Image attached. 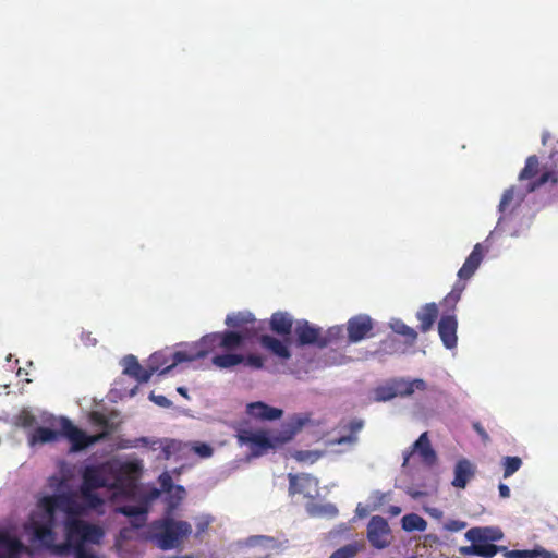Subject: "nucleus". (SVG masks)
<instances>
[{
	"mask_svg": "<svg viewBox=\"0 0 558 558\" xmlns=\"http://www.w3.org/2000/svg\"><path fill=\"white\" fill-rule=\"evenodd\" d=\"M141 471L136 462H124L114 469L109 463L87 465L82 473V496H90V490L104 487H121L124 481L134 482Z\"/></svg>",
	"mask_w": 558,
	"mask_h": 558,
	"instance_id": "1",
	"label": "nucleus"
},
{
	"mask_svg": "<svg viewBox=\"0 0 558 558\" xmlns=\"http://www.w3.org/2000/svg\"><path fill=\"white\" fill-rule=\"evenodd\" d=\"M247 337L246 333L232 330L211 332L202 337L192 351H175V361L192 362L210 354H218V351H234L244 343Z\"/></svg>",
	"mask_w": 558,
	"mask_h": 558,
	"instance_id": "2",
	"label": "nucleus"
},
{
	"mask_svg": "<svg viewBox=\"0 0 558 558\" xmlns=\"http://www.w3.org/2000/svg\"><path fill=\"white\" fill-rule=\"evenodd\" d=\"M64 533L65 542L54 546V550L60 555H65L73 550L75 558H78L81 550L89 553L84 546L85 543L99 544L104 537L101 527L80 520L76 517L66 518Z\"/></svg>",
	"mask_w": 558,
	"mask_h": 558,
	"instance_id": "3",
	"label": "nucleus"
},
{
	"mask_svg": "<svg viewBox=\"0 0 558 558\" xmlns=\"http://www.w3.org/2000/svg\"><path fill=\"white\" fill-rule=\"evenodd\" d=\"M150 538L162 550L179 548L184 539L192 533L189 522L174 520L172 514L165 512L161 519L149 524Z\"/></svg>",
	"mask_w": 558,
	"mask_h": 558,
	"instance_id": "4",
	"label": "nucleus"
},
{
	"mask_svg": "<svg viewBox=\"0 0 558 558\" xmlns=\"http://www.w3.org/2000/svg\"><path fill=\"white\" fill-rule=\"evenodd\" d=\"M485 250L481 243L474 245L471 254L466 257L464 264L458 271L459 281L454 283L451 291L442 300V305L447 311L453 312L465 289L462 281L469 280L478 269L484 258Z\"/></svg>",
	"mask_w": 558,
	"mask_h": 558,
	"instance_id": "5",
	"label": "nucleus"
},
{
	"mask_svg": "<svg viewBox=\"0 0 558 558\" xmlns=\"http://www.w3.org/2000/svg\"><path fill=\"white\" fill-rule=\"evenodd\" d=\"M485 250L481 243L474 245L471 254L466 257L464 264L458 271L459 281L454 283L451 291L442 300V305L447 311L453 312L465 289L462 281L469 280L478 269L484 258Z\"/></svg>",
	"mask_w": 558,
	"mask_h": 558,
	"instance_id": "6",
	"label": "nucleus"
},
{
	"mask_svg": "<svg viewBox=\"0 0 558 558\" xmlns=\"http://www.w3.org/2000/svg\"><path fill=\"white\" fill-rule=\"evenodd\" d=\"M39 505L45 510L46 517H49L50 521H54L57 510L64 512L66 518H74L80 513L78 504L69 494L46 496L41 498Z\"/></svg>",
	"mask_w": 558,
	"mask_h": 558,
	"instance_id": "7",
	"label": "nucleus"
},
{
	"mask_svg": "<svg viewBox=\"0 0 558 558\" xmlns=\"http://www.w3.org/2000/svg\"><path fill=\"white\" fill-rule=\"evenodd\" d=\"M61 436L65 437L71 442V451L77 452L101 440L105 434L87 435L73 425L69 418L63 417L61 420Z\"/></svg>",
	"mask_w": 558,
	"mask_h": 558,
	"instance_id": "8",
	"label": "nucleus"
},
{
	"mask_svg": "<svg viewBox=\"0 0 558 558\" xmlns=\"http://www.w3.org/2000/svg\"><path fill=\"white\" fill-rule=\"evenodd\" d=\"M465 537L473 542L470 546L460 548L462 555H475L484 558L494 557L499 550L500 546L490 543H478L484 538L480 527H473L465 533Z\"/></svg>",
	"mask_w": 558,
	"mask_h": 558,
	"instance_id": "9",
	"label": "nucleus"
},
{
	"mask_svg": "<svg viewBox=\"0 0 558 558\" xmlns=\"http://www.w3.org/2000/svg\"><path fill=\"white\" fill-rule=\"evenodd\" d=\"M391 531L388 522L380 515L371 518L367 524V539L377 549L386 548L390 544Z\"/></svg>",
	"mask_w": 558,
	"mask_h": 558,
	"instance_id": "10",
	"label": "nucleus"
},
{
	"mask_svg": "<svg viewBox=\"0 0 558 558\" xmlns=\"http://www.w3.org/2000/svg\"><path fill=\"white\" fill-rule=\"evenodd\" d=\"M289 494L302 495L305 498H314L318 493V481L310 474H288Z\"/></svg>",
	"mask_w": 558,
	"mask_h": 558,
	"instance_id": "11",
	"label": "nucleus"
},
{
	"mask_svg": "<svg viewBox=\"0 0 558 558\" xmlns=\"http://www.w3.org/2000/svg\"><path fill=\"white\" fill-rule=\"evenodd\" d=\"M236 437L241 445H248L252 454L256 457L275 447L272 440L262 430L255 433L250 429H241Z\"/></svg>",
	"mask_w": 558,
	"mask_h": 558,
	"instance_id": "12",
	"label": "nucleus"
},
{
	"mask_svg": "<svg viewBox=\"0 0 558 558\" xmlns=\"http://www.w3.org/2000/svg\"><path fill=\"white\" fill-rule=\"evenodd\" d=\"M373 329V320L368 315H357L348 320L347 330L348 339L352 343H356L371 333Z\"/></svg>",
	"mask_w": 558,
	"mask_h": 558,
	"instance_id": "13",
	"label": "nucleus"
},
{
	"mask_svg": "<svg viewBox=\"0 0 558 558\" xmlns=\"http://www.w3.org/2000/svg\"><path fill=\"white\" fill-rule=\"evenodd\" d=\"M226 325L232 328H241L239 332L246 333L248 340L257 335L256 319L251 313H233L226 317Z\"/></svg>",
	"mask_w": 558,
	"mask_h": 558,
	"instance_id": "14",
	"label": "nucleus"
},
{
	"mask_svg": "<svg viewBox=\"0 0 558 558\" xmlns=\"http://www.w3.org/2000/svg\"><path fill=\"white\" fill-rule=\"evenodd\" d=\"M364 427V422L360 418H353L345 424H340L339 428L343 435L330 439L328 442L331 446L348 445L354 446L359 441V433Z\"/></svg>",
	"mask_w": 558,
	"mask_h": 558,
	"instance_id": "15",
	"label": "nucleus"
},
{
	"mask_svg": "<svg viewBox=\"0 0 558 558\" xmlns=\"http://www.w3.org/2000/svg\"><path fill=\"white\" fill-rule=\"evenodd\" d=\"M413 452H417L422 461L428 466H433L437 462V454L430 445L427 432L421 434L418 439L413 444L412 451L404 456L403 465L409 463L410 456Z\"/></svg>",
	"mask_w": 558,
	"mask_h": 558,
	"instance_id": "16",
	"label": "nucleus"
},
{
	"mask_svg": "<svg viewBox=\"0 0 558 558\" xmlns=\"http://www.w3.org/2000/svg\"><path fill=\"white\" fill-rule=\"evenodd\" d=\"M295 333L301 345L316 344L319 348H325L329 344V339L320 335V329L311 326L307 322L298 325Z\"/></svg>",
	"mask_w": 558,
	"mask_h": 558,
	"instance_id": "17",
	"label": "nucleus"
},
{
	"mask_svg": "<svg viewBox=\"0 0 558 558\" xmlns=\"http://www.w3.org/2000/svg\"><path fill=\"white\" fill-rule=\"evenodd\" d=\"M457 328L458 322L453 314L444 315L438 323V333L447 349L457 347Z\"/></svg>",
	"mask_w": 558,
	"mask_h": 558,
	"instance_id": "18",
	"label": "nucleus"
},
{
	"mask_svg": "<svg viewBox=\"0 0 558 558\" xmlns=\"http://www.w3.org/2000/svg\"><path fill=\"white\" fill-rule=\"evenodd\" d=\"M180 362L175 361V352L168 354L166 352H155L148 359V369L151 371V375L155 373L167 374Z\"/></svg>",
	"mask_w": 558,
	"mask_h": 558,
	"instance_id": "19",
	"label": "nucleus"
},
{
	"mask_svg": "<svg viewBox=\"0 0 558 558\" xmlns=\"http://www.w3.org/2000/svg\"><path fill=\"white\" fill-rule=\"evenodd\" d=\"M246 412L252 417L265 421L278 420L283 414V411L281 409L270 407L262 401L250 403L247 405Z\"/></svg>",
	"mask_w": 558,
	"mask_h": 558,
	"instance_id": "20",
	"label": "nucleus"
},
{
	"mask_svg": "<svg viewBox=\"0 0 558 558\" xmlns=\"http://www.w3.org/2000/svg\"><path fill=\"white\" fill-rule=\"evenodd\" d=\"M475 468L466 459H460L454 466V477L451 482L452 486L457 488H465L468 482L474 477Z\"/></svg>",
	"mask_w": 558,
	"mask_h": 558,
	"instance_id": "21",
	"label": "nucleus"
},
{
	"mask_svg": "<svg viewBox=\"0 0 558 558\" xmlns=\"http://www.w3.org/2000/svg\"><path fill=\"white\" fill-rule=\"evenodd\" d=\"M123 373L135 378L138 383H147L151 377V371L144 368L134 355L123 359Z\"/></svg>",
	"mask_w": 558,
	"mask_h": 558,
	"instance_id": "22",
	"label": "nucleus"
},
{
	"mask_svg": "<svg viewBox=\"0 0 558 558\" xmlns=\"http://www.w3.org/2000/svg\"><path fill=\"white\" fill-rule=\"evenodd\" d=\"M259 343L265 350L269 351L270 353L278 356L279 359L288 360L291 357V352H290L288 345L283 341L277 339L272 336H269V335L260 336Z\"/></svg>",
	"mask_w": 558,
	"mask_h": 558,
	"instance_id": "23",
	"label": "nucleus"
},
{
	"mask_svg": "<svg viewBox=\"0 0 558 558\" xmlns=\"http://www.w3.org/2000/svg\"><path fill=\"white\" fill-rule=\"evenodd\" d=\"M395 388L398 397H409L414 391H424L427 388V384L424 379H405V378H393Z\"/></svg>",
	"mask_w": 558,
	"mask_h": 558,
	"instance_id": "24",
	"label": "nucleus"
},
{
	"mask_svg": "<svg viewBox=\"0 0 558 558\" xmlns=\"http://www.w3.org/2000/svg\"><path fill=\"white\" fill-rule=\"evenodd\" d=\"M54 521H50L47 517L45 523L34 524V536L46 547L54 546L56 534L53 532Z\"/></svg>",
	"mask_w": 558,
	"mask_h": 558,
	"instance_id": "25",
	"label": "nucleus"
},
{
	"mask_svg": "<svg viewBox=\"0 0 558 558\" xmlns=\"http://www.w3.org/2000/svg\"><path fill=\"white\" fill-rule=\"evenodd\" d=\"M270 329L281 336L290 335L293 327L292 317L284 312H276L270 318Z\"/></svg>",
	"mask_w": 558,
	"mask_h": 558,
	"instance_id": "26",
	"label": "nucleus"
},
{
	"mask_svg": "<svg viewBox=\"0 0 558 558\" xmlns=\"http://www.w3.org/2000/svg\"><path fill=\"white\" fill-rule=\"evenodd\" d=\"M118 512L131 518L135 527H142L147 520V508L145 506L124 505L118 508Z\"/></svg>",
	"mask_w": 558,
	"mask_h": 558,
	"instance_id": "27",
	"label": "nucleus"
},
{
	"mask_svg": "<svg viewBox=\"0 0 558 558\" xmlns=\"http://www.w3.org/2000/svg\"><path fill=\"white\" fill-rule=\"evenodd\" d=\"M438 316V308L435 303H427L417 313L416 318L420 320V330L422 332L428 331Z\"/></svg>",
	"mask_w": 558,
	"mask_h": 558,
	"instance_id": "28",
	"label": "nucleus"
},
{
	"mask_svg": "<svg viewBox=\"0 0 558 558\" xmlns=\"http://www.w3.org/2000/svg\"><path fill=\"white\" fill-rule=\"evenodd\" d=\"M225 353H218L213 355L211 363L220 369H227L242 364L244 360L243 354L233 353V351H223Z\"/></svg>",
	"mask_w": 558,
	"mask_h": 558,
	"instance_id": "29",
	"label": "nucleus"
},
{
	"mask_svg": "<svg viewBox=\"0 0 558 558\" xmlns=\"http://www.w3.org/2000/svg\"><path fill=\"white\" fill-rule=\"evenodd\" d=\"M60 436L61 430L58 432L48 427H38L31 434L28 442L31 446L53 442L57 441Z\"/></svg>",
	"mask_w": 558,
	"mask_h": 558,
	"instance_id": "30",
	"label": "nucleus"
},
{
	"mask_svg": "<svg viewBox=\"0 0 558 558\" xmlns=\"http://www.w3.org/2000/svg\"><path fill=\"white\" fill-rule=\"evenodd\" d=\"M402 529L408 532L418 531L423 532L426 530L427 522L416 513L405 514L401 519Z\"/></svg>",
	"mask_w": 558,
	"mask_h": 558,
	"instance_id": "31",
	"label": "nucleus"
},
{
	"mask_svg": "<svg viewBox=\"0 0 558 558\" xmlns=\"http://www.w3.org/2000/svg\"><path fill=\"white\" fill-rule=\"evenodd\" d=\"M391 329L393 332L401 335L405 338V343L408 345H413L417 339V332L405 325L402 320L396 319L390 324Z\"/></svg>",
	"mask_w": 558,
	"mask_h": 558,
	"instance_id": "32",
	"label": "nucleus"
},
{
	"mask_svg": "<svg viewBox=\"0 0 558 558\" xmlns=\"http://www.w3.org/2000/svg\"><path fill=\"white\" fill-rule=\"evenodd\" d=\"M398 397L395 388L393 379L387 381L383 386H378L374 390V399L378 402H386Z\"/></svg>",
	"mask_w": 558,
	"mask_h": 558,
	"instance_id": "33",
	"label": "nucleus"
},
{
	"mask_svg": "<svg viewBox=\"0 0 558 558\" xmlns=\"http://www.w3.org/2000/svg\"><path fill=\"white\" fill-rule=\"evenodd\" d=\"M501 550H505L506 558H536L541 555L549 556V551H547L546 549H544L542 547H537V548H534L531 550H527V549H525V550H519V549L508 550L506 547H501Z\"/></svg>",
	"mask_w": 558,
	"mask_h": 558,
	"instance_id": "34",
	"label": "nucleus"
},
{
	"mask_svg": "<svg viewBox=\"0 0 558 558\" xmlns=\"http://www.w3.org/2000/svg\"><path fill=\"white\" fill-rule=\"evenodd\" d=\"M364 548V544L352 542L338 548L330 558H353Z\"/></svg>",
	"mask_w": 558,
	"mask_h": 558,
	"instance_id": "35",
	"label": "nucleus"
},
{
	"mask_svg": "<svg viewBox=\"0 0 558 558\" xmlns=\"http://www.w3.org/2000/svg\"><path fill=\"white\" fill-rule=\"evenodd\" d=\"M168 493L170 494V496H169L166 512L168 514H173L174 510L178 508L180 502L184 499L186 493H185L184 487L181 485L173 486L172 492H168Z\"/></svg>",
	"mask_w": 558,
	"mask_h": 558,
	"instance_id": "36",
	"label": "nucleus"
},
{
	"mask_svg": "<svg viewBox=\"0 0 558 558\" xmlns=\"http://www.w3.org/2000/svg\"><path fill=\"white\" fill-rule=\"evenodd\" d=\"M22 543L5 531H0V547L7 548L11 555H16L22 549Z\"/></svg>",
	"mask_w": 558,
	"mask_h": 558,
	"instance_id": "37",
	"label": "nucleus"
},
{
	"mask_svg": "<svg viewBox=\"0 0 558 558\" xmlns=\"http://www.w3.org/2000/svg\"><path fill=\"white\" fill-rule=\"evenodd\" d=\"M308 422H310V417L308 416L294 415L293 417H291V422H290L291 428H290V430L287 433V435H284L280 439L277 438L276 440H278L279 442L289 441L293 437V435L296 434Z\"/></svg>",
	"mask_w": 558,
	"mask_h": 558,
	"instance_id": "38",
	"label": "nucleus"
},
{
	"mask_svg": "<svg viewBox=\"0 0 558 558\" xmlns=\"http://www.w3.org/2000/svg\"><path fill=\"white\" fill-rule=\"evenodd\" d=\"M538 158L535 155L529 156L525 161L524 168L519 174L520 180H529L534 178L538 172Z\"/></svg>",
	"mask_w": 558,
	"mask_h": 558,
	"instance_id": "39",
	"label": "nucleus"
},
{
	"mask_svg": "<svg viewBox=\"0 0 558 558\" xmlns=\"http://www.w3.org/2000/svg\"><path fill=\"white\" fill-rule=\"evenodd\" d=\"M502 466L504 477L507 478L513 475L522 466V460L519 457L507 456L502 459Z\"/></svg>",
	"mask_w": 558,
	"mask_h": 558,
	"instance_id": "40",
	"label": "nucleus"
},
{
	"mask_svg": "<svg viewBox=\"0 0 558 558\" xmlns=\"http://www.w3.org/2000/svg\"><path fill=\"white\" fill-rule=\"evenodd\" d=\"M514 194H515L514 187L507 189L504 192L500 203H499V210L501 213H506L507 210L513 209L512 203L514 201Z\"/></svg>",
	"mask_w": 558,
	"mask_h": 558,
	"instance_id": "41",
	"label": "nucleus"
},
{
	"mask_svg": "<svg viewBox=\"0 0 558 558\" xmlns=\"http://www.w3.org/2000/svg\"><path fill=\"white\" fill-rule=\"evenodd\" d=\"M399 349L400 343L396 337H387L385 340L380 342L379 350L386 354L398 353Z\"/></svg>",
	"mask_w": 558,
	"mask_h": 558,
	"instance_id": "42",
	"label": "nucleus"
},
{
	"mask_svg": "<svg viewBox=\"0 0 558 558\" xmlns=\"http://www.w3.org/2000/svg\"><path fill=\"white\" fill-rule=\"evenodd\" d=\"M16 423L24 428L32 427L36 423V417L29 411L22 410L16 416Z\"/></svg>",
	"mask_w": 558,
	"mask_h": 558,
	"instance_id": "43",
	"label": "nucleus"
},
{
	"mask_svg": "<svg viewBox=\"0 0 558 558\" xmlns=\"http://www.w3.org/2000/svg\"><path fill=\"white\" fill-rule=\"evenodd\" d=\"M294 459H296L300 462H315L320 458V453L317 451H311V450H300L296 451L293 454Z\"/></svg>",
	"mask_w": 558,
	"mask_h": 558,
	"instance_id": "44",
	"label": "nucleus"
},
{
	"mask_svg": "<svg viewBox=\"0 0 558 558\" xmlns=\"http://www.w3.org/2000/svg\"><path fill=\"white\" fill-rule=\"evenodd\" d=\"M242 364L255 369H260L264 367V359L257 354H248L247 356L244 355Z\"/></svg>",
	"mask_w": 558,
	"mask_h": 558,
	"instance_id": "45",
	"label": "nucleus"
},
{
	"mask_svg": "<svg viewBox=\"0 0 558 558\" xmlns=\"http://www.w3.org/2000/svg\"><path fill=\"white\" fill-rule=\"evenodd\" d=\"M193 450L195 453H197L201 458H209L213 456V448L207 445V444H204V442H197L194 447H193Z\"/></svg>",
	"mask_w": 558,
	"mask_h": 558,
	"instance_id": "46",
	"label": "nucleus"
},
{
	"mask_svg": "<svg viewBox=\"0 0 558 558\" xmlns=\"http://www.w3.org/2000/svg\"><path fill=\"white\" fill-rule=\"evenodd\" d=\"M444 527L449 532H459L466 527V523L460 520H449L445 523Z\"/></svg>",
	"mask_w": 558,
	"mask_h": 558,
	"instance_id": "47",
	"label": "nucleus"
},
{
	"mask_svg": "<svg viewBox=\"0 0 558 558\" xmlns=\"http://www.w3.org/2000/svg\"><path fill=\"white\" fill-rule=\"evenodd\" d=\"M159 484L163 492H172L173 489V482L172 477L168 473H162L159 476Z\"/></svg>",
	"mask_w": 558,
	"mask_h": 558,
	"instance_id": "48",
	"label": "nucleus"
},
{
	"mask_svg": "<svg viewBox=\"0 0 558 558\" xmlns=\"http://www.w3.org/2000/svg\"><path fill=\"white\" fill-rule=\"evenodd\" d=\"M149 399L154 403H156L157 405L162 407V408H170L172 405V402L166 396H162V395H154L151 392L149 396Z\"/></svg>",
	"mask_w": 558,
	"mask_h": 558,
	"instance_id": "49",
	"label": "nucleus"
},
{
	"mask_svg": "<svg viewBox=\"0 0 558 558\" xmlns=\"http://www.w3.org/2000/svg\"><path fill=\"white\" fill-rule=\"evenodd\" d=\"M473 428L477 433V435L481 437V439L484 444L489 442L490 438L480 422L473 423Z\"/></svg>",
	"mask_w": 558,
	"mask_h": 558,
	"instance_id": "50",
	"label": "nucleus"
},
{
	"mask_svg": "<svg viewBox=\"0 0 558 558\" xmlns=\"http://www.w3.org/2000/svg\"><path fill=\"white\" fill-rule=\"evenodd\" d=\"M86 500L89 501V504L94 507L101 505L102 500L100 497L94 493V490H90V496H83Z\"/></svg>",
	"mask_w": 558,
	"mask_h": 558,
	"instance_id": "51",
	"label": "nucleus"
},
{
	"mask_svg": "<svg viewBox=\"0 0 558 558\" xmlns=\"http://www.w3.org/2000/svg\"><path fill=\"white\" fill-rule=\"evenodd\" d=\"M498 489L500 497L508 498L510 496V488L508 487V485L500 483Z\"/></svg>",
	"mask_w": 558,
	"mask_h": 558,
	"instance_id": "52",
	"label": "nucleus"
},
{
	"mask_svg": "<svg viewBox=\"0 0 558 558\" xmlns=\"http://www.w3.org/2000/svg\"><path fill=\"white\" fill-rule=\"evenodd\" d=\"M548 177H549V173H543L542 177L539 178L538 182L531 187V191H533L535 189V186H539V185L544 184L548 180Z\"/></svg>",
	"mask_w": 558,
	"mask_h": 558,
	"instance_id": "53",
	"label": "nucleus"
},
{
	"mask_svg": "<svg viewBox=\"0 0 558 558\" xmlns=\"http://www.w3.org/2000/svg\"><path fill=\"white\" fill-rule=\"evenodd\" d=\"M177 391L184 398L189 399L187 389L185 387H178Z\"/></svg>",
	"mask_w": 558,
	"mask_h": 558,
	"instance_id": "54",
	"label": "nucleus"
},
{
	"mask_svg": "<svg viewBox=\"0 0 558 558\" xmlns=\"http://www.w3.org/2000/svg\"><path fill=\"white\" fill-rule=\"evenodd\" d=\"M400 511H401V510H400V508H399V507H392L391 512H392L393 514H399V513H400Z\"/></svg>",
	"mask_w": 558,
	"mask_h": 558,
	"instance_id": "55",
	"label": "nucleus"
},
{
	"mask_svg": "<svg viewBox=\"0 0 558 558\" xmlns=\"http://www.w3.org/2000/svg\"><path fill=\"white\" fill-rule=\"evenodd\" d=\"M539 557H543V558H555L554 554H551V553H549V556L541 555Z\"/></svg>",
	"mask_w": 558,
	"mask_h": 558,
	"instance_id": "56",
	"label": "nucleus"
},
{
	"mask_svg": "<svg viewBox=\"0 0 558 558\" xmlns=\"http://www.w3.org/2000/svg\"><path fill=\"white\" fill-rule=\"evenodd\" d=\"M256 538H257V539H268V537H265V536H257ZM270 539H271V538H269V541H270Z\"/></svg>",
	"mask_w": 558,
	"mask_h": 558,
	"instance_id": "57",
	"label": "nucleus"
},
{
	"mask_svg": "<svg viewBox=\"0 0 558 558\" xmlns=\"http://www.w3.org/2000/svg\"><path fill=\"white\" fill-rule=\"evenodd\" d=\"M174 558H192L191 556H184V557H174Z\"/></svg>",
	"mask_w": 558,
	"mask_h": 558,
	"instance_id": "58",
	"label": "nucleus"
},
{
	"mask_svg": "<svg viewBox=\"0 0 558 558\" xmlns=\"http://www.w3.org/2000/svg\"><path fill=\"white\" fill-rule=\"evenodd\" d=\"M0 558H11V557H5V556H2V557H0Z\"/></svg>",
	"mask_w": 558,
	"mask_h": 558,
	"instance_id": "59",
	"label": "nucleus"
}]
</instances>
